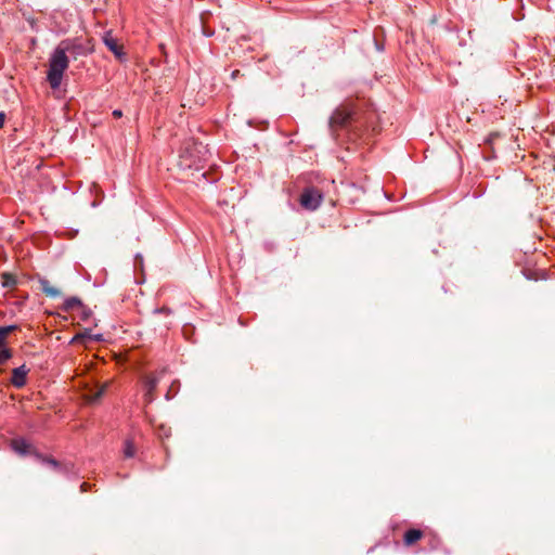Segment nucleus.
<instances>
[{"mask_svg":"<svg viewBox=\"0 0 555 555\" xmlns=\"http://www.w3.org/2000/svg\"><path fill=\"white\" fill-rule=\"evenodd\" d=\"M76 44L70 40H63L53 50L49 59V69L47 74V80L52 89L60 88L63 79V75L68 68L69 59L67 53H73Z\"/></svg>","mask_w":555,"mask_h":555,"instance_id":"1","label":"nucleus"},{"mask_svg":"<svg viewBox=\"0 0 555 555\" xmlns=\"http://www.w3.org/2000/svg\"><path fill=\"white\" fill-rule=\"evenodd\" d=\"M207 149L194 140H186L179 152V167L182 169H199L206 160Z\"/></svg>","mask_w":555,"mask_h":555,"instance_id":"2","label":"nucleus"},{"mask_svg":"<svg viewBox=\"0 0 555 555\" xmlns=\"http://www.w3.org/2000/svg\"><path fill=\"white\" fill-rule=\"evenodd\" d=\"M323 202V194L315 188H306L299 198V203L306 210L313 211Z\"/></svg>","mask_w":555,"mask_h":555,"instance_id":"3","label":"nucleus"},{"mask_svg":"<svg viewBox=\"0 0 555 555\" xmlns=\"http://www.w3.org/2000/svg\"><path fill=\"white\" fill-rule=\"evenodd\" d=\"M102 41L117 60H125L126 53L124 52V48L118 42V39L113 36L111 30L104 33L102 36Z\"/></svg>","mask_w":555,"mask_h":555,"instance_id":"4","label":"nucleus"},{"mask_svg":"<svg viewBox=\"0 0 555 555\" xmlns=\"http://www.w3.org/2000/svg\"><path fill=\"white\" fill-rule=\"evenodd\" d=\"M28 373V370L25 365H21L13 370L11 383L16 388H22L26 384V375Z\"/></svg>","mask_w":555,"mask_h":555,"instance_id":"5","label":"nucleus"},{"mask_svg":"<svg viewBox=\"0 0 555 555\" xmlns=\"http://www.w3.org/2000/svg\"><path fill=\"white\" fill-rule=\"evenodd\" d=\"M158 385V379L155 376H146L144 380V400L151 403L154 400L153 391Z\"/></svg>","mask_w":555,"mask_h":555,"instance_id":"6","label":"nucleus"},{"mask_svg":"<svg viewBox=\"0 0 555 555\" xmlns=\"http://www.w3.org/2000/svg\"><path fill=\"white\" fill-rule=\"evenodd\" d=\"M11 448L15 453H17L20 455H26V454L33 453L31 444L23 438L13 439L11 441Z\"/></svg>","mask_w":555,"mask_h":555,"instance_id":"7","label":"nucleus"},{"mask_svg":"<svg viewBox=\"0 0 555 555\" xmlns=\"http://www.w3.org/2000/svg\"><path fill=\"white\" fill-rule=\"evenodd\" d=\"M38 283L40 285V289L42 293H44L46 296L50 298H57L62 295L61 291L52 286L46 278H39Z\"/></svg>","mask_w":555,"mask_h":555,"instance_id":"8","label":"nucleus"},{"mask_svg":"<svg viewBox=\"0 0 555 555\" xmlns=\"http://www.w3.org/2000/svg\"><path fill=\"white\" fill-rule=\"evenodd\" d=\"M80 307H82V302L81 300L78 298V297H69V298H66L62 305V310L64 312H70L75 309H79Z\"/></svg>","mask_w":555,"mask_h":555,"instance_id":"9","label":"nucleus"},{"mask_svg":"<svg viewBox=\"0 0 555 555\" xmlns=\"http://www.w3.org/2000/svg\"><path fill=\"white\" fill-rule=\"evenodd\" d=\"M423 535V532L418 529H410L404 533V543L406 545H412L416 541H418Z\"/></svg>","mask_w":555,"mask_h":555,"instance_id":"10","label":"nucleus"},{"mask_svg":"<svg viewBox=\"0 0 555 555\" xmlns=\"http://www.w3.org/2000/svg\"><path fill=\"white\" fill-rule=\"evenodd\" d=\"M349 119V113L337 109L331 117L332 124L344 126Z\"/></svg>","mask_w":555,"mask_h":555,"instance_id":"11","label":"nucleus"},{"mask_svg":"<svg viewBox=\"0 0 555 555\" xmlns=\"http://www.w3.org/2000/svg\"><path fill=\"white\" fill-rule=\"evenodd\" d=\"M34 455L39 460L41 461L43 464H47L49 466H51L52 468L56 469L59 468L60 464L57 461H55L54 459H51V457H44L43 455L37 453V452H34Z\"/></svg>","mask_w":555,"mask_h":555,"instance_id":"12","label":"nucleus"},{"mask_svg":"<svg viewBox=\"0 0 555 555\" xmlns=\"http://www.w3.org/2000/svg\"><path fill=\"white\" fill-rule=\"evenodd\" d=\"M16 278L10 273L2 274V285L4 287H14L16 285Z\"/></svg>","mask_w":555,"mask_h":555,"instance_id":"13","label":"nucleus"},{"mask_svg":"<svg viewBox=\"0 0 555 555\" xmlns=\"http://www.w3.org/2000/svg\"><path fill=\"white\" fill-rule=\"evenodd\" d=\"M135 454V448L131 440H126L124 446V455L126 457H133Z\"/></svg>","mask_w":555,"mask_h":555,"instance_id":"14","label":"nucleus"},{"mask_svg":"<svg viewBox=\"0 0 555 555\" xmlns=\"http://www.w3.org/2000/svg\"><path fill=\"white\" fill-rule=\"evenodd\" d=\"M16 325L0 326V346H3L2 343L5 336L16 330Z\"/></svg>","mask_w":555,"mask_h":555,"instance_id":"15","label":"nucleus"},{"mask_svg":"<svg viewBox=\"0 0 555 555\" xmlns=\"http://www.w3.org/2000/svg\"><path fill=\"white\" fill-rule=\"evenodd\" d=\"M105 390H106V385H102L101 387H99V388L96 389V391H95L94 393H90V395L88 396V400H89L90 402H94V401L99 400V399L103 396V393L105 392Z\"/></svg>","mask_w":555,"mask_h":555,"instance_id":"16","label":"nucleus"},{"mask_svg":"<svg viewBox=\"0 0 555 555\" xmlns=\"http://www.w3.org/2000/svg\"><path fill=\"white\" fill-rule=\"evenodd\" d=\"M10 357V351L3 346H0V364L4 363Z\"/></svg>","mask_w":555,"mask_h":555,"instance_id":"17","label":"nucleus"},{"mask_svg":"<svg viewBox=\"0 0 555 555\" xmlns=\"http://www.w3.org/2000/svg\"><path fill=\"white\" fill-rule=\"evenodd\" d=\"M91 336H92L91 331L86 330L83 333H81V334H77V335L73 338V341H78V340H80V339H85V338H89V339H91Z\"/></svg>","mask_w":555,"mask_h":555,"instance_id":"18","label":"nucleus"},{"mask_svg":"<svg viewBox=\"0 0 555 555\" xmlns=\"http://www.w3.org/2000/svg\"><path fill=\"white\" fill-rule=\"evenodd\" d=\"M79 309L81 310V319L83 321L88 320L91 317L92 312L86 306L82 305V307H80Z\"/></svg>","mask_w":555,"mask_h":555,"instance_id":"19","label":"nucleus"},{"mask_svg":"<svg viewBox=\"0 0 555 555\" xmlns=\"http://www.w3.org/2000/svg\"><path fill=\"white\" fill-rule=\"evenodd\" d=\"M113 116L115 118H120L122 116V112L120 109L113 111Z\"/></svg>","mask_w":555,"mask_h":555,"instance_id":"20","label":"nucleus"},{"mask_svg":"<svg viewBox=\"0 0 555 555\" xmlns=\"http://www.w3.org/2000/svg\"><path fill=\"white\" fill-rule=\"evenodd\" d=\"M4 122H5V114L0 113V128H2L4 126Z\"/></svg>","mask_w":555,"mask_h":555,"instance_id":"21","label":"nucleus"},{"mask_svg":"<svg viewBox=\"0 0 555 555\" xmlns=\"http://www.w3.org/2000/svg\"><path fill=\"white\" fill-rule=\"evenodd\" d=\"M91 339H92V340H95V341H100V340H102V335H100V334H95V335H93V334H92Z\"/></svg>","mask_w":555,"mask_h":555,"instance_id":"22","label":"nucleus"},{"mask_svg":"<svg viewBox=\"0 0 555 555\" xmlns=\"http://www.w3.org/2000/svg\"><path fill=\"white\" fill-rule=\"evenodd\" d=\"M81 490H82V491H86V490H87V483H86V482H83V483L81 485Z\"/></svg>","mask_w":555,"mask_h":555,"instance_id":"23","label":"nucleus"},{"mask_svg":"<svg viewBox=\"0 0 555 555\" xmlns=\"http://www.w3.org/2000/svg\"><path fill=\"white\" fill-rule=\"evenodd\" d=\"M237 74H238V70H234V72L232 73V77H233V78H234V77H236V75H237Z\"/></svg>","mask_w":555,"mask_h":555,"instance_id":"24","label":"nucleus"},{"mask_svg":"<svg viewBox=\"0 0 555 555\" xmlns=\"http://www.w3.org/2000/svg\"><path fill=\"white\" fill-rule=\"evenodd\" d=\"M163 311H167V309H156L155 312H163Z\"/></svg>","mask_w":555,"mask_h":555,"instance_id":"25","label":"nucleus"}]
</instances>
